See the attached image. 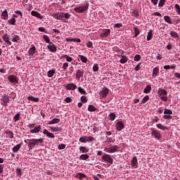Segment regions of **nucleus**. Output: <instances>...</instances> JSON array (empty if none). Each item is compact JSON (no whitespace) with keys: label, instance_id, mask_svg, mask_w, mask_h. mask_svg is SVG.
I'll list each match as a JSON object with an SVG mask.
<instances>
[{"label":"nucleus","instance_id":"f257e3e1","mask_svg":"<svg viewBox=\"0 0 180 180\" xmlns=\"http://www.w3.org/2000/svg\"><path fill=\"white\" fill-rule=\"evenodd\" d=\"M25 143L28 145V148L30 150H33L34 147H37L40 146V144L44 143V139L39 138V139H31L25 140Z\"/></svg>","mask_w":180,"mask_h":180},{"label":"nucleus","instance_id":"f03ea898","mask_svg":"<svg viewBox=\"0 0 180 180\" xmlns=\"http://www.w3.org/2000/svg\"><path fill=\"white\" fill-rule=\"evenodd\" d=\"M119 148H120L117 145L110 144L105 147L104 151L108 154H113L115 153H117Z\"/></svg>","mask_w":180,"mask_h":180},{"label":"nucleus","instance_id":"7ed1b4c3","mask_svg":"<svg viewBox=\"0 0 180 180\" xmlns=\"http://www.w3.org/2000/svg\"><path fill=\"white\" fill-rule=\"evenodd\" d=\"M89 8V4L86 3V5L75 8L74 11H75V12H77V13H84V12L88 11Z\"/></svg>","mask_w":180,"mask_h":180},{"label":"nucleus","instance_id":"20e7f679","mask_svg":"<svg viewBox=\"0 0 180 180\" xmlns=\"http://www.w3.org/2000/svg\"><path fill=\"white\" fill-rule=\"evenodd\" d=\"M79 141L80 143H91L92 141H95V139L92 136H84L83 137H80Z\"/></svg>","mask_w":180,"mask_h":180},{"label":"nucleus","instance_id":"39448f33","mask_svg":"<svg viewBox=\"0 0 180 180\" xmlns=\"http://www.w3.org/2000/svg\"><path fill=\"white\" fill-rule=\"evenodd\" d=\"M101 160L104 161V162H108V164H113V158H112V156L109 154L105 153L102 155Z\"/></svg>","mask_w":180,"mask_h":180},{"label":"nucleus","instance_id":"423d86ee","mask_svg":"<svg viewBox=\"0 0 180 180\" xmlns=\"http://www.w3.org/2000/svg\"><path fill=\"white\" fill-rule=\"evenodd\" d=\"M151 136L152 137H154L155 139H157L158 140H160V139L162 138V135H161V133L160 131L153 129L152 132H151Z\"/></svg>","mask_w":180,"mask_h":180},{"label":"nucleus","instance_id":"0eeeda50","mask_svg":"<svg viewBox=\"0 0 180 180\" xmlns=\"http://www.w3.org/2000/svg\"><path fill=\"white\" fill-rule=\"evenodd\" d=\"M1 105L3 106H8V103H9L11 99L9 98V96L5 94L4 96H2L1 98Z\"/></svg>","mask_w":180,"mask_h":180},{"label":"nucleus","instance_id":"6e6552de","mask_svg":"<svg viewBox=\"0 0 180 180\" xmlns=\"http://www.w3.org/2000/svg\"><path fill=\"white\" fill-rule=\"evenodd\" d=\"M115 129L117 131H122L124 129V123L123 121H118L115 124Z\"/></svg>","mask_w":180,"mask_h":180},{"label":"nucleus","instance_id":"1a4fd4ad","mask_svg":"<svg viewBox=\"0 0 180 180\" xmlns=\"http://www.w3.org/2000/svg\"><path fill=\"white\" fill-rule=\"evenodd\" d=\"M52 16L58 20H64V13H54L52 14Z\"/></svg>","mask_w":180,"mask_h":180},{"label":"nucleus","instance_id":"9d476101","mask_svg":"<svg viewBox=\"0 0 180 180\" xmlns=\"http://www.w3.org/2000/svg\"><path fill=\"white\" fill-rule=\"evenodd\" d=\"M8 79L11 84H19L18 77L13 75H11L8 77Z\"/></svg>","mask_w":180,"mask_h":180},{"label":"nucleus","instance_id":"9b49d317","mask_svg":"<svg viewBox=\"0 0 180 180\" xmlns=\"http://www.w3.org/2000/svg\"><path fill=\"white\" fill-rule=\"evenodd\" d=\"M110 34V29L103 30L100 34V37H108Z\"/></svg>","mask_w":180,"mask_h":180},{"label":"nucleus","instance_id":"f8f14e48","mask_svg":"<svg viewBox=\"0 0 180 180\" xmlns=\"http://www.w3.org/2000/svg\"><path fill=\"white\" fill-rule=\"evenodd\" d=\"M82 77H84V70H77L76 72V79H77V81H79Z\"/></svg>","mask_w":180,"mask_h":180},{"label":"nucleus","instance_id":"ddd939ff","mask_svg":"<svg viewBox=\"0 0 180 180\" xmlns=\"http://www.w3.org/2000/svg\"><path fill=\"white\" fill-rule=\"evenodd\" d=\"M109 94V89L105 88L100 92L101 98H106Z\"/></svg>","mask_w":180,"mask_h":180},{"label":"nucleus","instance_id":"4468645a","mask_svg":"<svg viewBox=\"0 0 180 180\" xmlns=\"http://www.w3.org/2000/svg\"><path fill=\"white\" fill-rule=\"evenodd\" d=\"M47 48L51 51V53H56V51H57V46L51 42L47 46Z\"/></svg>","mask_w":180,"mask_h":180},{"label":"nucleus","instance_id":"2eb2a0df","mask_svg":"<svg viewBox=\"0 0 180 180\" xmlns=\"http://www.w3.org/2000/svg\"><path fill=\"white\" fill-rule=\"evenodd\" d=\"M158 94L159 96H167V95H168V92L167 91V90L161 88L158 89Z\"/></svg>","mask_w":180,"mask_h":180},{"label":"nucleus","instance_id":"dca6fc26","mask_svg":"<svg viewBox=\"0 0 180 180\" xmlns=\"http://www.w3.org/2000/svg\"><path fill=\"white\" fill-rule=\"evenodd\" d=\"M76 89L77 85H75L74 83L68 84L66 85V89H68V91H75Z\"/></svg>","mask_w":180,"mask_h":180},{"label":"nucleus","instance_id":"f3484780","mask_svg":"<svg viewBox=\"0 0 180 180\" xmlns=\"http://www.w3.org/2000/svg\"><path fill=\"white\" fill-rule=\"evenodd\" d=\"M41 131V126L39 125L35 127L34 129H30V132L33 134L34 133H40Z\"/></svg>","mask_w":180,"mask_h":180},{"label":"nucleus","instance_id":"a211bd4d","mask_svg":"<svg viewBox=\"0 0 180 180\" xmlns=\"http://www.w3.org/2000/svg\"><path fill=\"white\" fill-rule=\"evenodd\" d=\"M43 134H46V137H49V139H54L56 136H54V134L48 131L47 129H44L43 131Z\"/></svg>","mask_w":180,"mask_h":180},{"label":"nucleus","instance_id":"6ab92c4d","mask_svg":"<svg viewBox=\"0 0 180 180\" xmlns=\"http://www.w3.org/2000/svg\"><path fill=\"white\" fill-rule=\"evenodd\" d=\"M2 39L7 43V44H8V46H12V42L9 41V35L8 34H4Z\"/></svg>","mask_w":180,"mask_h":180},{"label":"nucleus","instance_id":"aec40b11","mask_svg":"<svg viewBox=\"0 0 180 180\" xmlns=\"http://www.w3.org/2000/svg\"><path fill=\"white\" fill-rule=\"evenodd\" d=\"M8 18L9 15H8V10L6 9L1 13V19H3V20H8Z\"/></svg>","mask_w":180,"mask_h":180},{"label":"nucleus","instance_id":"412c9836","mask_svg":"<svg viewBox=\"0 0 180 180\" xmlns=\"http://www.w3.org/2000/svg\"><path fill=\"white\" fill-rule=\"evenodd\" d=\"M31 15L32 16H35L36 18H38V19H43V15H41V14H40L39 12L36 11H32L31 12Z\"/></svg>","mask_w":180,"mask_h":180},{"label":"nucleus","instance_id":"4be33fe9","mask_svg":"<svg viewBox=\"0 0 180 180\" xmlns=\"http://www.w3.org/2000/svg\"><path fill=\"white\" fill-rule=\"evenodd\" d=\"M131 167H132V168H137V157H134L131 159Z\"/></svg>","mask_w":180,"mask_h":180},{"label":"nucleus","instance_id":"5701e85b","mask_svg":"<svg viewBox=\"0 0 180 180\" xmlns=\"http://www.w3.org/2000/svg\"><path fill=\"white\" fill-rule=\"evenodd\" d=\"M79 151L80 153H82V154H86V153H89V148H86L85 146H80Z\"/></svg>","mask_w":180,"mask_h":180},{"label":"nucleus","instance_id":"b1692460","mask_svg":"<svg viewBox=\"0 0 180 180\" xmlns=\"http://www.w3.org/2000/svg\"><path fill=\"white\" fill-rule=\"evenodd\" d=\"M36 53V46H32L28 51L29 56H33Z\"/></svg>","mask_w":180,"mask_h":180},{"label":"nucleus","instance_id":"393cba45","mask_svg":"<svg viewBox=\"0 0 180 180\" xmlns=\"http://www.w3.org/2000/svg\"><path fill=\"white\" fill-rule=\"evenodd\" d=\"M156 127H158V129H160V130H169V127L164 126L161 123L158 124L156 125Z\"/></svg>","mask_w":180,"mask_h":180},{"label":"nucleus","instance_id":"a878e982","mask_svg":"<svg viewBox=\"0 0 180 180\" xmlns=\"http://www.w3.org/2000/svg\"><path fill=\"white\" fill-rule=\"evenodd\" d=\"M79 159L82 161H86V160H89V155L82 154L79 157Z\"/></svg>","mask_w":180,"mask_h":180},{"label":"nucleus","instance_id":"bb28decb","mask_svg":"<svg viewBox=\"0 0 180 180\" xmlns=\"http://www.w3.org/2000/svg\"><path fill=\"white\" fill-rule=\"evenodd\" d=\"M8 25H12L13 26H16V19L15 18H10L8 21Z\"/></svg>","mask_w":180,"mask_h":180},{"label":"nucleus","instance_id":"cd10ccee","mask_svg":"<svg viewBox=\"0 0 180 180\" xmlns=\"http://www.w3.org/2000/svg\"><path fill=\"white\" fill-rule=\"evenodd\" d=\"M56 74V69H52L47 72V77L51 78Z\"/></svg>","mask_w":180,"mask_h":180},{"label":"nucleus","instance_id":"c85d7f7f","mask_svg":"<svg viewBox=\"0 0 180 180\" xmlns=\"http://www.w3.org/2000/svg\"><path fill=\"white\" fill-rule=\"evenodd\" d=\"M160 72V68H158V67L153 68V77H157V75H158V73Z\"/></svg>","mask_w":180,"mask_h":180},{"label":"nucleus","instance_id":"c756f323","mask_svg":"<svg viewBox=\"0 0 180 180\" xmlns=\"http://www.w3.org/2000/svg\"><path fill=\"white\" fill-rule=\"evenodd\" d=\"M50 130H51V131H53V132H57V131H61L63 129L58 127H51Z\"/></svg>","mask_w":180,"mask_h":180},{"label":"nucleus","instance_id":"7c9ffc66","mask_svg":"<svg viewBox=\"0 0 180 180\" xmlns=\"http://www.w3.org/2000/svg\"><path fill=\"white\" fill-rule=\"evenodd\" d=\"M57 123H60V119L58 118H54L52 120L49 121L48 122V124H56Z\"/></svg>","mask_w":180,"mask_h":180},{"label":"nucleus","instance_id":"2f4dec72","mask_svg":"<svg viewBox=\"0 0 180 180\" xmlns=\"http://www.w3.org/2000/svg\"><path fill=\"white\" fill-rule=\"evenodd\" d=\"M127 61H129V58H127V57H126L125 56H122L120 60V63L121 64H126V63H127Z\"/></svg>","mask_w":180,"mask_h":180},{"label":"nucleus","instance_id":"473e14b6","mask_svg":"<svg viewBox=\"0 0 180 180\" xmlns=\"http://www.w3.org/2000/svg\"><path fill=\"white\" fill-rule=\"evenodd\" d=\"M164 20H165V22H166L167 23H169V25H172V20H171V17H169V15H165L164 17Z\"/></svg>","mask_w":180,"mask_h":180},{"label":"nucleus","instance_id":"72a5a7b5","mask_svg":"<svg viewBox=\"0 0 180 180\" xmlns=\"http://www.w3.org/2000/svg\"><path fill=\"white\" fill-rule=\"evenodd\" d=\"M20 147H22V144H18L15 146H14L13 148V153H18V151H19V150H20Z\"/></svg>","mask_w":180,"mask_h":180},{"label":"nucleus","instance_id":"f704fd0d","mask_svg":"<svg viewBox=\"0 0 180 180\" xmlns=\"http://www.w3.org/2000/svg\"><path fill=\"white\" fill-rule=\"evenodd\" d=\"M27 99L28 101H32V102H39V101H40L39 98H36L32 96H28Z\"/></svg>","mask_w":180,"mask_h":180},{"label":"nucleus","instance_id":"c9c22d12","mask_svg":"<svg viewBox=\"0 0 180 180\" xmlns=\"http://www.w3.org/2000/svg\"><path fill=\"white\" fill-rule=\"evenodd\" d=\"M144 94H150L151 92V86L150 85H147L146 88L143 90Z\"/></svg>","mask_w":180,"mask_h":180},{"label":"nucleus","instance_id":"e433bc0d","mask_svg":"<svg viewBox=\"0 0 180 180\" xmlns=\"http://www.w3.org/2000/svg\"><path fill=\"white\" fill-rule=\"evenodd\" d=\"M170 36H172V37H174V39H178V37H179V34H178V33L175 31H172L169 33Z\"/></svg>","mask_w":180,"mask_h":180},{"label":"nucleus","instance_id":"4c0bfd02","mask_svg":"<svg viewBox=\"0 0 180 180\" xmlns=\"http://www.w3.org/2000/svg\"><path fill=\"white\" fill-rule=\"evenodd\" d=\"M153 39V30H150L149 32H148L147 35V40L148 41H150Z\"/></svg>","mask_w":180,"mask_h":180},{"label":"nucleus","instance_id":"58836bf2","mask_svg":"<svg viewBox=\"0 0 180 180\" xmlns=\"http://www.w3.org/2000/svg\"><path fill=\"white\" fill-rule=\"evenodd\" d=\"M19 40H20V37H19V35H14L13 37L12 41H13V43H18Z\"/></svg>","mask_w":180,"mask_h":180},{"label":"nucleus","instance_id":"ea45409f","mask_svg":"<svg viewBox=\"0 0 180 180\" xmlns=\"http://www.w3.org/2000/svg\"><path fill=\"white\" fill-rule=\"evenodd\" d=\"M6 137H8V139H13V132H12V131H7L6 132Z\"/></svg>","mask_w":180,"mask_h":180},{"label":"nucleus","instance_id":"a19ab883","mask_svg":"<svg viewBox=\"0 0 180 180\" xmlns=\"http://www.w3.org/2000/svg\"><path fill=\"white\" fill-rule=\"evenodd\" d=\"M86 175H85L84 173H77L76 174V178H78L79 179H82V178H86Z\"/></svg>","mask_w":180,"mask_h":180},{"label":"nucleus","instance_id":"79ce46f5","mask_svg":"<svg viewBox=\"0 0 180 180\" xmlns=\"http://www.w3.org/2000/svg\"><path fill=\"white\" fill-rule=\"evenodd\" d=\"M79 58H80L81 61H82V63H88V58L84 56L79 55Z\"/></svg>","mask_w":180,"mask_h":180},{"label":"nucleus","instance_id":"37998d69","mask_svg":"<svg viewBox=\"0 0 180 180\" xmlns=\"http://www.w3.org/2000/svg\"><path fill=\"white\" fill-rule=\"evenodd\" d=\"M132 16H134L135 18H139V10L134 9L131 11Z\"/></svg>","mask_w":180,"mask_h":180},{"label":"nucleus","instance_id":"c03bdc74","mask_svg":"<svg viewBox=\"0 0 180 180\" xmlns=\"http://www.w3.org/2000/svg\"><path fill=\"white\" fill-rule=\"evenodd\" d=\"M134 33H135V37H137L139 34H140V30H139V27H134Z\"/></svg>","mask_w":180,"mask_h":180},{"label":"nucleus","instance_id":"a18cd8bd","mask_svg":"<svg viewBox=\"0 0 180 180\" xmlns=\"http://www.w3.org/2000/svg\"><path fill=\"white\" fill-rule=\"evenodd\" d=\"M88 110L89 112H95V110H96V108H95V106H94L93 105H89L88 108Z\"/></svg>","mask_w":180,"mask_h":180},{"label":"nucleus","instance_id":"49530a36","mask_svg":"<svg viewBox=\"0 0 180 180\" xmlns=\"http://www.w3.org/2000/svg\"><path fill=\"white\" fill-rule=\"evenodd\" d=\"M109 117V120H111L112 122V120H115V119H116V115H115V113H110L108 115Z\"/></svg>","mask_w":180,"mask_h":180},{"label":"nucleus","instance_id":"de8ad7c7","mask_svg":"<svg viewBox=\"0 0 180 180\" xmlns=\"http://www.w3.org/2000/svg\"><path fill=\"white\" fill-rule=\"evenodd\" d=\"M78 91H79V92L80 94H82V95H86V91L85 90H84V89H82V87L79 86V87H78Z\"/></svg>","mask_w":180,"mask_h":180},{"label":"nucleus","instance_id":"09e8293b","mask_svg":"<svg viewBox=\"0 0 180 180\" xmlns=\"http://www.w3.org/2000/svg\"><path fill=\"white\" fill-rule=\"evenodd\" d=\"M98 70H99V65H98V63H95L93 66V71H94V72H96Z\"/></svg>","mask_w":180,"mask_h":180},{"label":"nucleus","instance_id":"8fccbe9b","mask_svg":"<svg viewBox=\"0 0 180 180\" xmlns=\"http://www.w3.org/2000/svg\"><path fill=\"white\" fill-rule=\"evenodd\" d=\"M14 122H18V120H20V114L17 113L13 117Z\"/></svg>","mask_w":180,"mask_h":180},{"label":"nucleus","instance_id":"3c124183","mask_svg":"<svg viewBox=\"0 0 180 180\" xmlns=\"http://www.w3.org/2000/svg\"><path fill=\"white\" fill-rule=\"evenodd\" d=\"M166 1L167 0H160L159 4H158L159 8H162V6H164V5L165 4Z\"/></svg>","mask_w":180,"mask_h":180},{"label":"nucleus","instance_id":"603ef678","mask_svg":"<svg viewBox=\"0 0 180 180\" xmlns=\"http://www.w3.org/2000/svg\"><path fill=\"white\" fill-rule=\"evenodd\" d=\"M64 58L66 59V61H68V63H71V61H72V58H71L70 56H68V55H65L63 56Z\"/></svg>","mask_w":180,"mask_h":180},{"label":"nucleus","instance_id":"864d4df0","mask_svg":"<svg viewBox=\"0 0 180 180\" xmlns=\"http://www.w3.org/2000/svg\"><path fill=\"white\" fill-rule=\"evenodd\" d=\"M80 99L82 103H86V102H88V98H86V96H82Z\"/></svg>","mask_w":180,"mask_h":180},{"label":"nucleus","instance_id":"5fc2aeb1","mask_svg":"<svg viewBox=\"0 0 180 180\" xmlns=\"http://www.w3.org/2000/svg\"><path fill=\"white\" fill-rule=\"evenodd\" d=\"M43 39L45 40V41H46V43H51V41H50V38H49V36H47V35H44L43 36Z\"/></svg>","mask_w":180,"mask_h":180},{"label":"nucleus","instance_id":"6e6d98bb","mask_svg":"<svg viewBox=\"0 0 180 180\" xmlns=\"http://www.w3.org/2000/svg\"><path fill=\"white\" fill-rule=\"evenodd\" d=\"M70 18H71V15L68 13H63V19H70Z\"/></svg>","mask_w":180,"mask_h":180},{"label":"nucleus","instance_id":"4d7b16f0","mask_svg":"<svg viewBox=\"0 0 180 180\" xmlns=\"http://www.w3.org/2000/svg\"><path fill=\"white\" fill-rule=\"evenodd\" d=\"M148 99H150V97L148 96H146L141 101V103H146V102H147L148 101Z\"/></svg>","mask_w":180,"mask_h":180},{"label":"nucleus","instance_id":"13d9d810","mask_svg":"<svg viewBox=\"0 0 180 180\" xmlns=\"http://www.w3.org/2000/svg\"><path fill=\"white\" fill-rule=\"evenodd\" d=\"M16 174L18 175V176H22V169L17 168Z\"/></svg>","mask_w":180,"mask_h":180},{"label":"nucleus","instance_id":"bf43d9fd","mask_svg":"<svg viewBox=\"0 0 180 180\" xmlns=\"http://www.w3.org/2000/svg\"><path fill=\"white\" fill-rule=\"evenodd\" d=\"M135 61H140L141 60V56L140 55H136L134 58Z\"/></svg>","mask_w":180,"mask_h":180},{"label":"nucleus","instance_id":"052dcab7","mask_svg":"<svg viewBox=\"0 0 180 180\" xmlns=\"http://www.w3.org/2000/svg\"><path fill=\"white\" fill-rule=\"evenodd\" d=\"M58 150H64V148H65V144L64 143H61L59 144L58 146Z\"/></svg>","mask_w":180,"mask_h":180},{"label":"nucleus","instance_id":"680f3d73","mask_svg":"<svg viewBox=\"0 0 180 180\" xmlns=\"http://www.w3.org/2000/svg\"><path fill=\"white\" fill-rule=\"evenodd\" d=\"M174 8H175V9H176L178 15H180V6H179V4H175Z\"/></svg>","mask_w":180,"mask_h":180},{"label":"nucleus","instance_id":"e2e57ef3","mask_svg":"<svg viewBox=\"0 0 180 180\" xmlns=\"http://www.w3.org/2000/svg\"><path fill=\"white\" fill-rule=\"evenodd\" d=\"M14 13L19 15L21 18H23V13H22V11H14Z\"/></svg>","mask_w":180,"mask_h":180},{"label":"nucleus","instance_id":"0e129e2a","mask_svg":"<svg viewBox=\"0 0 180 180\" xmlns=\"http://www.w3.org/2000/svg\"><path fill=\"white\" fill-rule=\"evenodd\" d=\"M62 68H63V71H66L67 68H68V63H64Z\"/></svg>","mask_w":180,"mask_h":180},{"label":"nucleus","instance_id":"69168bd1","mask_svg":"<svg viewBox=\"0 0 180 180\" xmlns=\"http://www.w3.org/2000/svg\"><path fill=\"white\" fill-rule=\"evenodd\" d=\"M163 119H165L166 120H171L172 119V116L168 115H164Z\"/></svg>","mask_w":180,"mask_h":180},{"label":"nucleus","instance_id":"338daca9","mask_svg":"<svg viewBox=\"0 0 180 180\" xmlns=\"http://www.w3.org/2000/svg\"><path fill=\"white\" fill-rule=\"evenodd\" d=\"M161 101H163V102H167L168 101V97L167 96H163L160 97Z\"/></svg>","mask_w":180,"mask_h":180},{"label":"nucleus","instance_id":"774afa93","mask_svg":"<svg viewBox=\"0 0 180 180\" xmlns=\"http://www.w3.org/2000/svg\"><path fill=\"white\" fill-rule=\"evenodd\" d=\"M140 65H141V63L137 64V65L135 67V71H140Z\"/></svg>","mask_w":180,"mask_h":180}]
</instances>
